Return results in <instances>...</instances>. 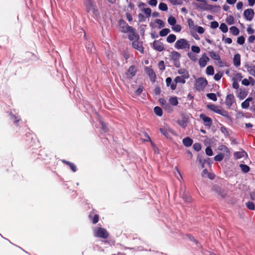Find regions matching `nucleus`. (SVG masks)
Wrapping results in <instances>:
<instances>
[{"instance_id": "56", "label": "nucleus", "mask_w": 255, "mask_h": 255, "mask_svg": "<svg viewBox=\"0 0 255 255\" xmlns=\"http://www.w3.org/2000/svg\"><path fill=\"white\" fill-rule=\"evenodd\" d=\"M243 77L241 73H237L235 74V76L233 78V80L241 81Z\"/></svg>"}, {"instance_id": "53", "label": "nucleus", "mask_w": 255, "mask_h": 255, "mask_svg": "<svg viewBox=\"0 0 255 255\" xmlns=\"http://www.w3.org/2000/svg\"><path fill=\"white\" fill-rule=\"evenodd\" d=\"M246 206L248 209L252 210L255 209V204L252 202H248L246 203Z\"/></svg>"}, {"instance_id": "38", "label": "nucleus", "mask_w": 255, "mask_h": 255, "mask_svg": "<svg viewBox=\"0 0 255 255\" xmlns=\"http://www.w3.org/2000/svg\"><path fill=\"white\" fill-rule=\"evenodd\" d=\"M206 73L208 75H213L214 73V69L212 66H209L206 68Z\"/></svg>"}, {"instance_id": "9", "label": "nucleus", "mask_w": 255, "mask_h": 255, "mask_svg": "<svg viewBox=\"0 0 255 255\" xmlns=\"http://www.w3.org/2000/svg\"><path fill=\"white\" fill-rule=\"evenodd\" d=\"M185 78L183 76H177L174 79V82L172 83L170 85V88L172 90H175L176 88V83H185Z\"/></svg>"}, {"instance_id": "57", "label": "nucleus", "mask_w": 255, "mask_h": 255, "mask_svg": "<svg viewBox=\"0 0 255 255\" xmlns=\"http://www.w3.org/2000/svg\"><path fill=\"white\" fill-rule=\"evenodd\" d=\"M194 30L197 31L200 34L203 33L205 31L204 29L202 27L197 25H196V26L195 27V29H194Z\"/></svg>"}, {"instance_id": "43", "label": "nucleus", "mask_w": 255, "mask_h": 255, "mask_svg": "<svg viewBox=\"0 0 255 255\" xmlns=\"http://www.w3.org/2000/svg\"><path fill=\"white\" fill-rule=\"evenodd\" d=\"M168 22L171 25H174L176 24V20L174 17L170 16L168 19Z\"/></svg>"}, {"instance_id": "48", "label": "nucleus", "mask_w": 255, "mask_h": 255, "mask_svg": "<svg viewBox=\"0 0 255 255\" xmlns=\"http://www.w3.org/2000/svg\"><path fill=\"white\" fill-rule=\"evenodd\" d=\"M159 8L161 10L166 11L168 9V7L166 3L161 2L159 4Z\"/></svg>"}, {"instance_id": "52", "label": "nucleus", "mask_w": 255, "mask_h": 255, "mask_svg": "<svg viewBox=\"0 0 255 255\" xmlns=\"http://www.w3.org/2000/svg\"><path fill=\"white\" fill-rule=\"evenodd\" d=\"M226 21L229 25L233 24L234 21V17L230 15L227 18Z\"/></svg>"}, {"instance_id": "6", "label": "nucleus", "mask_w": 255, "mask_h": 255, "mask_svg": "<svg viewBox=\"0 0 255 255\" xmlns=\"http://www.w3.org/2000/svg\"><path fill=\"white\" fill-rule=\"evenodd\" d=\"M207 107L212 111L224 116H226L227 115V112L221 109L219 107L214 104L208 105Z\"/></svg>"}, {"instance_id": "31", "label": "nucleus", "mask_w": 255, "mask_h": 255, "mask_svg": "<svg viewBox=\"0 0 255 255\" xmlns=\"http://www.w3.org/2000/svg\"><path fill=\"white\" fill-rule=\"evenodd\" d=\"M92 213H91L89 215V218L90 219H92V223L95 224H96L97 223H98V222L99 221V216L98 214H95L94 215V217H92Z\"/></svg>"}, {"instance_id": "20", "label": "nucleus", "mask_w": 255, "mask_h": 255, "mask_svg": "<svg viewBox=\"0 0 255 255\" xmlns=\"http://www.w3.org/2000/svg\"><path fill=\"white\" fill-rule=\"evenodd\" d=\"M86 47L88 52L93 53L94 52L95 48L94 47V44L93 42L88 41L86 43Z\"/></svg>"}, {"instance_id": "36", "label": "nucleus", "mask_w": 255, "mask_h": 255, "mask_svg": "<svg viewBox=\"0 0 255 255\" xmlns=\"http://www.w3.org/2000/svg\"><path fill=\"white\" fill-rule=\"evenodd\" d=\"M169 102L171 105L174 106L177 105L178 104L177 98L176 97L170 98V99H169Z\"/></svg>"}, {"instance_id": "3", "label": "nucleus", "mask_w": 255, "mask_h": 255, "mask_svg": "<svg viewBox=\"0 0 255 255\" xmlns=\"http://www.w3.org/2000/svg\"><path fill=\"white\" fill-rule=\"evenodd\" d=\"M95 236L97 237L106 239L109 236V233L106 229L103 228L97 227L94 230Z\"/></svg>"}, {"instance_id": "62", "label": "nucleus", "mask_w": 255, "mask_h": 255, "mask_svg": "<svg viewBox=\"0 0 255 255\" xmlns=\"http://www.w3.org/2000/svg\"><path fill=\"white\" fill-rule=\"evenodd\" d=\"M223 76L222 73L219 72L214 76V79L216 81L219 80Z\"/></svg>"}, {"instance_id": "2", "label": "nucleus", "mask_w": 255, "mask_h": 255, "mask_svg": "<svg viewBox=\"0 0 255 255\" xmlns=\"http://www.w3.org/2000/svg\"><path fill=\"white\" fill-rule=\"evenodd\" d=\"M196 9L202 10H214L215 8H219L220 6L213 5L207 3L206 0L200 3H195Z\"/></svg>"}, {"instance_id": "58", "label": "nucleus", "mask_w": 255, "mask_h": 255, "mask_svg": "<svg viewBox=\"0 0 255 255\" xmlns=\"http://www.w3.org/2000/svg\"><path fill=\"white\" fill-rule=\"evenodd\" d=\"M155 22L159 25V28H162L164 26V23L162 20L157 19H156Z\"/></svg>"}, {"instance_id": "19", "label": "nucleus", "mask_w": 255, "mask_h": 255, "mask_svg": "<svg viewBox=\"0 0 255 255\" xmlns=\"http://www.w3.org/2000/svg\"><path fill=\"white\" fill-rule=\"evenodd\" d=\"M234 65L236 67H238L241 64V56L239 54H236L234 55L233 58Z\"/></svg>"}, {"instance_id": "22", "label": "nucleus", "mask_w": 255, "mask_h": 255, "mask_svg": "<svg viewBox=\"0 0 255 255\" xmlns=\"http://www.w3.org/2000/svg\"><path fill=\"white\" fill-rule=\"evenodd\" d=\"M188 122V118L185 117L182 118V120H179L177 123L183 128H185L187 126V123Z\"/></svg>"}, {"instance_id": "47", "label": "nucleus", "mask_w": 255, "mask_h": 255, "mask_svg": "<svg viewBox=\"0 0 255 255\" xmlns=\"http://www.w3.org/2000/svg\"><path fill=\"white\" fill-rule=\"evenodd\" d=\"M225 155L223 153H220L214 157L215 161H220L223 160Z\"/></svg>"}, {"instance_id": "44", "label": "nucleus", "mask_w": 255, "mask_h": 255, "mask_svg": "<svg viewBox=\"0 0 255 255\" xmlns=\"http://www.w3.org/2000/svg\"><path fill=\"white\" fill-rule=\"evenodd\" d=\"M234 155L237 158H241L246 155V153L244 151L236 152L235 153Z\"/></svg>"}, {"instance_id": "60", "label": "nucleus", "mask_w": 255, "mask_h": 255, "mask_svg": "<svg viewBox=\"0 0 255 255\" xmlns=\"http://www.w3.org/2000/svg\"><path fill=\"white\" fill-rule=\"evenodd\" d=\"M205 152L207 155L208 156H211L213 154V151L211 147H207L205 150Z\"/></svg>"}, {"instance_id": "29", "label": "nucleus", "mask_w": 255, "mask_h": 255, "mask_svg": "<svg viewBox=\"0 0 255 255\" xmlns=\"http://www.w3.org/2000/svg\"><path fill=\"white\" fill-rule=\"evenodd\" d=\"M202 175L204 177H208L210 179H213L214 175L212 174H210L207 170V169H204Z\"/></svg>"}, {"instance_id": "10", "label": "nucleus", "mask_w": 255, "mask_h": 255, "mask_svg": "<svg viewBox=\"0 0 255 255\" xmlns=\"http://www.w3.org/2000/svg\"><path fill=\"white\" fill-rule=\"evenodd\" d=\"M255 12L252 9H247L244 11V15L247 20L251 21L254 17Z\"/></svg>"}, {"instance_id": "5", "label": "nucleus", "mask_w": 255, "mask_h": 255, "mask_svg": "<svg viewBox=\"0 0 255 255\" xmlns=\"http://www.w3.org/2000/svg\"><path fill=\"white\" fill-rule=\"evenodd\" d=\"M212 190L222 199H224L227 197V192L225 189L221 188L218 186H214L212 187Z\"/></svg>"}, {"instance_id": "35", "label": "nucleus", "mask_w": 255, "mask_h": 255, "mask_svg": "<svg viewBox=\"0 0 255 255\" xmlns=\"http://www.w3.org/2000/svg\"><path fill=\"white\" fill-rule=\"evenodd\" d=\"M160 132L164 135L166 137L168 138L169 136V132L171 131V130L167 128H160Z\"/></svg>"}, {"instance_id": "61", "label": "nucleus", "mask_w": 255, "mask_h": 255, "mask_svg": "<svg viewBox=\"0 0 255 255\" xmlns=\"http://www.w3.org/2000/svg\"><path fill=\"white\" fill-rule=\"evenodd\" d=\"M193 148L195 150L198 151L201 150V146L200 144L198 143H196L193 145Z\"/></svg>"}, {"instance_id": "21", "label": "nucleus", "mask_w": 255, "mask_h": 255, "mask_svg": "<svg viewBox=\"0 0 255 255\" xmlns=\"http://www.w3.org/2000/svg\"><path fill=\"white\" fill-rule=\"evenodd\" d=\"M253 101L252 97H249L241 104V107L243 109H248L250 106V102Z\"/></svg>"}, {"instance_id": "1", "label": "nucleus", "mask_w": 255, "mask_h": 255, "mask_svg": "<svg viewBox=\"0 0 255 255\" xmlns=\"http://www.w3.org/2000/svg\"><path fill=\"white\" fill-rule=\"evenodd\" d=\"M189 41L185 38L178 39L174 44V47L177 50L188 51L190 49Z\"/></svg>"}, {"instance_id": "17", "label": "nucleus", "mask_w": 255, "mask_h": 255, "mask_svg": "<svg viewBox=\"0 0 255 255\" xmlns=\"http://www.w3.org/2000/svg\"><path fill=\"white\" fill-rule=\"evenodd\" d=\"M136 71V70L134 66H130L127 73V77L129 78H132L135 75Z\"/></svg>"}, {"instance_id": "30", "label": "nucleus", "mask_w": 255, "mask_h": 255, "mask_svg": "<svg viewBox=\"0 0 255 255\" xmlns=\"http://www.w3.org/2000/svg\"><path fill=\"white\" fill-rule=\"evenodd\" d=\"M172 58L174 61H178L181 57L180 54L177 51H173L171 53Z\"/></svg>"}, {"instance_id": "26", "label": "nucleus", "mask_w": 255, "mask_h": 255, "mask_svg": "<svg viewBox=\"0 0 255 255\" xmlns=\"http://www.w3.org/2000/svg\"><path fill=\"white\" fill-rule=\"evenodd\" d=\"M182 198L186 203H190L192 201L191 197L188 193L186 192L183 193Z\"/></svg>"}, {"instance_id": "50", "label": "nucleus", "mask_w": 255, "mask_h": 255, "mask_svg": "<svg viewBox=\"0 0 255 255\" xmlns=\"http://www.w3.org/2000/svg\"><path fill=\"white\" fill-rule=\"evenodd\" d=\"M178 73L180 74H184L183 76L185 78H188L189 77V74L188 72L184 69H180L178 71Z\"/></svg>"}, {"instance_id": "55", "label": "nucleus", "mask_w": 255, "mask_h": 255, "mask_svg": "<svg viewBox=\"0 0 255 255\" xmlns=\"http://www.w3.org/2000/svg\"><path fill=\"white\" fill-rule=\"evenodd\" d=\"M172 28L175 32H180L181 30V26L179 24H175L173 25Z\"/></svg>"}, {"instance_id": "51", "label": "nucleus", "mask_w": 255, "mask_h": 255, "mask_svg": "<svg viewBox=\"0 0 255 255\" xmlns=\"http://www.w3.org/2000/svg\"><path fill=\"white\" fill-rule=\"evenodd\" d=\"M191 48L193 52L196 53H199L200 52V48L199 46L193 45L191 46Z\"/></svg>"}, {"instance_id": "49", "label": "nucleus", "mask_w": 255, "mask_h": 255, "mask_svg": "<svg viewBox=\"0 0 255 255\" xmlns=\"http://www.w3.org/2000/svg\"><path fill=\"white\" fill-rule=\"evenodd\" d=\"M207 97L209 98L210 99L214 101H216L217 99V97L215 94L214 93H209L207 94Z\"/></svg>"}, {"instance_id": "15", "label": "nucleus", "mask_w": 255, "mask_h": 255, "mask_svg": "<svg viewBox=\"0 0 255 255\" xmlns=\"http://www.w3.org/2000/svg\"><path fill=\"white\" fill-rule=\"evenodd\" d=\"M86 10L88 12L92 11L93 13H95L96 12V9L95 8V5L93 3V2L90 0H88L86 3Z\"/></svg>"}, {"instance_id": "39", "label": "nucleus", "mask_w": 255, "mask_h": 255, "mask_svg": "<svg viewBox=\"0 0 255 255\" xmlns=\"http://www.w3.org/2000/svg\"><path fill=\"white\" fill-rule=\"evenodd\" d=\"M240 167L242 171L244 173H247L250 170V167L247 165L241 164Z\"/></svg>"}, {"instance_id": "4", "label": "nucleus", "mask_w": 255, "mask_h": 255, "mask_svg": "<svg viewBox=\"0 0 255 255\" xmlns=\"http://www.w3.org/2000/svg\"><path fill=\"white\" fill-rule=\"evenodd\" d=\"M207 85V80L203 78H198L195 84V88L198 91L203 90Z\"/></svg>"}, {"instance_id": "64", "label": "nucleus", "mask_w": 255, "mask_h": 255, "mask_svg": "<svg viewBox=\"0 0 255 255\" xmlns=\"http://www.w3.org/2000/svg\"><path fill=\"white\" fill-rule=\"evenodd\" d=\"M163 108L168 112H171L173 110L171 106L168 104H165V105L163 107Z\"/></svg>"}, {"instance_id": "37", "label": "nucleus", "mask_w": 255, "mask_h": 255, "mask_svg": "<svg viewBox=\"0 0 255 255\" xmlns=\"http://www.w3.org/2000/svg\"><path fill=\"white\" fill-rule=\"evenodd\" d=\"M231 32L234 35H237L239 33V30L235 26H232L230 28Z\"/></svg>"}, {"instance_id": "33", "label": "nucleus", "mask_w": 255, "mask_h": 255, "mask_svg": "<svg viewBox=\"0 0 255 255\" xmlns=\"http://www.w3.org/2000/svg\"><path fill=\"white\" fill-rule=\"evenodd\" d=\"M187 22L189 27L191 30H194V29H195V27L196 26V25L194 24V21L192 20V19L189 18L187 20Z\"/></svg>"}, {"instance_id": "18", "label": "nucleus", "mask_w": 255, "mask_h": 255, "mask_svg": "<svg viewBox=\"0 0 255 255\" xmlns=\"http://www.w3.org/2000/svg\"><path fill=\"white\" fill-rule=\"evenodd\" d=\"M242 83L245 86H249L250 84L253 86L255 83V81L252 77H250L248 79H244L243 80Z\"/></svg>"}, {"instance_id": "34", "label": "nucleus", "mask_w": 255, "mask_h": 255, "mask_svg": "<svg viewBox=\"0 0 255 255\" xmlns=\"http://www.w3.org/2000/svg\"><path fill=\"white\" fill-rule=\"evenodd\" d=\"M247 71L251 75L255 77V66H248Z\"/></svg>"}, {"instance_id": "23", "label": "nucleus", "mask_w": 255, "mask_h": 255, "mask_svg": "<svg viewBox=\"0 0 255 255\" xmlns=\"http://www.w3.org/2000/svg\"><path fill=\"white\" fill-rule=\"evenodd\" d=\"M218 149L223 151L222 153L224 154L225 156H229L230 154L229 150L225 145H220L218 147Z\"/></svg>"}, {"instance_id": "13", "label": "nucleus", "mask_w": 255, "mask_h": 255, "mask_svg": "<svg viewBox=\"0 0 255 255\" xmlns=\"http://www.w3.org/2000/svg\"><path fill=\"white\" fill-rule=\"evenodd\" d=\"M235 99L233 94H228L226 98V104L228 107H231L235 102Z\"/></svg>"}, {"instance_id": "25", "label": "nucleus", "mask_w": 255, "mask_h": 255, "mask_svg": "<svg viewBox=\"0 0 255 255\" xmlns=\"http://www.w3.org/2000/svg\"><path fill=\"white\" fill-rule=\"evenodd\" d=\"M62 162L65 163V164L68 165L69 166V167L70 168V169L73 171V172H76L77 171V168H76V165L73 163H71L68 161H66L65 160H62Z\"/></svg>"}, {"instance_id": "28", "label": "nucleus", "mask_w": 255, "mask_h": 255, "mask_svg": "<svg viewBox=\"0 0 255 255\" xmlns=\"http://www.w3.org/2000/svg\"><path fill=\"white\" fill-rule=\"evenodd\" d=\"M193 140L190 137H186L183 139V144L187 146H190L192 144Z\"/></svg>"}, {"instance_id": "54", "label": "nucleus", "mask_w": 255, "mask_h": 255, "mask_svg": "<svg viewBox=\"0 0 255 255\" xmlns=\"http://www.w3.org/2000/svg\"><path fill=\"white\" fill-rule=\"evenodd\" d=\"M187 55H188V57H189V58L192 61L195 62L197 61V59L196 55L193 54V53H192L191 52H188L187 53Z\"/></svg>"}, {"instance_id": "63", "label": "nucleus", "mask_w": 255, "mask_h": 255, "mask_svg": "<svg viewBox=\"0 0 255 255\" xmlns=\"http://www.w3.org/2000/svg\"><path fill=\"white\" fill-rule=\"evenodd\" d=\"M143 87L140 86H139V87L137 89V90L135 92V95L136 96H138L143 91Z\"/></svg>"}, {"instance_id": "11", "label": "nucleus", "mask_w": 255, "mask_h": 255, "mask_svg": "<svg viewBox=\"0 0 255 255\" xmlns=\"http://www.w3.org/2000/svg\"><path fill=\"white\" fill-rule=\"evenodd\" d=\"M153 47L158 51H162L164 49L163 44L159 40H155L153 43Z\"/></svg>"}, {"instance_id": "14", "label": "nucleus", "mask_w": 255, "mask_h": 255, "mask_svg": "<svg viewBox=\"0 0 255 255\" xmlns=\"http://www.w3.org/2000/svg\"><path fill=\"white\" fill-rule=\"evenodd\" d=\"M132 46L133 48L137 50L141 53H143V47H142V43L138 41H134L132 43Z\"/></svg>"}, {"instance_id": "41", "label": "nucleus", "mask_w": 255, "mask_h": 255, "mask_svg": "<svg viewBox=\"0 0 255 255\" xmlns=\"http://www.w3.org/2000/svg\"><path fill=\"white\" fill-rule=\"evenodd\" d=\"M170 30L168 28H164L161 30L159 32V35L160 36H165L167 35L169 32Z\"/></svg>"}, {"instance_id": "12", "label": "nucleus", "mask_w": 255, "mask_h": 255, "mask_svg": "<svg viewBox=\"0 0 255 255\" xmlns=\"http://www.w3.org/2000/svg\"><path fill=\"white\" fill-rule=\"evenodd\" d=\"M200 118L204 121L205 126L210 128L212 125V121L211 118L206 117L204 114L200 115Z\"/></svg>"}, {"instance_id": "24", "label": "nucleus", "mask_w": 255, "mask_h": 255, "mask_svg": "<svg viewBox=\"0 0 255 255\" xmlns=\"http://www.w3.org/2000/svg\"><path fill=\"white\" fill-rule=\"evenodd\" d=\"M135 30L133 28V31L129 32L128 38L130 40H134L138 38V35L135 32Z\"/></svg>"}, {"instance_id": "8", "label": "nucleus", "mask_w": 255, "mask_h": 255, "mask_svg": "<svg viewBox=\"0 0 255 255\" xmlns=\"http://www.w3.org/2000/svg\"><path fill=\"white\" fill-rule=\"evenodd\" d=\"M209 61V57L207 56L206 53H204L199 59V65L201 67L203 68L206 66Z\"/></svg>"}, {"instance_id": "27", "label": "nucleus", "mask_w": 255, "mask_h": 255, "mask_svg": "<svg viewBox=\"0 0 255 255\" xmlns=\"http://www.w3.org/2000/svg\"><path fill=\"white\" fill-rule=\"evenodd\" d=\"M209 54L210 56L211 57V58H212L214 60H217V61L220 60V57L219 55L218 54L216 53V52H215L214 51H209Z\"/></svg>"}, {"instance_id": "16", "label": "nucleus", "mask_w": 255, "mask_h": 255, "mask_svg": "<svg viewBox=\"0 0 255 255\" xmlns=\"http://www.w3.org/2000/svg\"><path fill=\"white\" fill-rule=\"evenodd\" d=\"M145 71L146 74L149 76L151 81L154 82L156 78V75L153 70L149 67H146Z\"/></svg>"}, {"instance_id": "46", "label": "nucleus", "mask_w": 255, "mask_h": 255, "mask_svg": "<svg viewBox=\"0 0 255 255\" xmlns=\"http://www.w3.org/2000/svg\"><path fill=\"white\" fill-rule=\"evenodd\" d=\"M220 29L224 33H226L228 30L227 26L224 23L221 24Z\"/></svg>"}, {"instance_id": "59", "label": "nucleus", "mask_w": 255, "mask_h": 255, "mask_svg": "<svg viewBox=\"0 0 255 255\" xmlns=\"http://www.w3.org/2000/svg\"><path fill=\"white\" fill-rule=\"evenodd\" d=\"M237 42L239 44H243L245 42V38L243 36H240L238 38Z\"/></svg>"}, {"instance_id": "42", "label": "nucleus", "mask_w": 255, "mask_h": 255, "mask_svg": "<svg viewBox=\"0 0 255 255\" xmlns=\"http://www.w3.org/2000/svg\"><path fill=\"white\" fill-rule=\"evenodd\" d=\"M154 112L155 114L158 116H161L162 115V110L161 108L159 107H155L154 108Z\"/></svg>"}, {"instance_id": "45", "label": "nucleus", "mask_w": 255, "mask_h": 255, "mask_svg": "<svg viewBox=\"0 0 255 255\" xmlns=\"http://www.w3.org/2000/svg\"><path fill=\"white\" fill-rule=\"evenodd\" d=\"M142 11L145 14L146 17H148L150 16L151 10L150 8H144L142 9Z\"/></svg>"}, {"instance_id": "40", "label": "nucleus", "mask_w": 255, "mask_h": 255, "mask_svg": "<svg viewBox=\"0 0 255 255\" xmlns=\"http://www.w3.org/2000/svg\"><path fill=\"white\" fill-rule=\"evenodd\" d=\"M247 93L246 91L241 90L238 97L240 99H243L246 97Z\"/></svg>"}, {"instance_id": "32", "label": "nucleus", "mask_w": 255, "mask_h": 255, "mask_svg": "<svg viewBox=\"0 0 255 255\" xmlns=\"http://www.w3.org/2000/svg\"><path fill=\"white\" fill-rule=\"evenodd\" d=\"M176 37L175 35L173 34H171L167 36L166 38V41L168 43H173L176 40Z\"/></svg>"}, {"instance_id": "7", "label": "nucleus", "mask_w": 255, "mask_h": 255, "mask_svg": "<svg viewBox=\"0 0 255 255\" xmlns=\"http://www.w3.org/2000/svg\"><path fill=\"white\" fill-rule=\"evenodd\" d=\"M120 25L121 28V31L124 33H128L133 31V28L128 25L124 20L120 21Z\"/></svg>"}]
</instances>
